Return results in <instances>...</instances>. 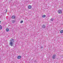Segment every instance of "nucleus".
<instances>
[{"label": "nucleus", "mask_w": 63, "mask_h": 63, "mask_svg": "<svg viewBox=\"0 0 63 63\" xmlns=\"http://www.w3.org/2000/svg\"><path fill=\"white\" fill-rule=\"evenodd\" d=\"M1 21H0V23H1Z\"/></svg>", "instance_id": "nucleus-18"}, {"label": "nucleus", "mask_w": 63, "mask_h": 63, "mask_svg": "<svg viewBox=\"0 0 63 63\" xmlns=\"http://www.w3.org/2000/svg\"><path fill=\"white\" fill-rule=\"evenodd\" d=\"M9 45L11 46H13V43L12 42H10L9 43Z\"/></svg>", "instance_id": "nucleus-3"}, {"label": "nucleus", "mask_w": 63, "mask_h": 63, "mask_svg": "<svg viewBox=\"0 0 63 63\" xmlns=\"http://www.w3.org/2000/svg\"><path fill=\"white\" fill-rule=\"evenodd\" d=\"M28 8L29 9H31V8H32V7L30 5L29 6Z\"/></svg>", "instance_id": "nucleus-8"}, {"label": "nucleus", "mask_w": 63, "mask_h": 63, "mask_svg": "<svg viewBox=\"0 0 63 63\" xmlns=\"http://www.w3.org/2000/svg\"><path fill=\"white\" fill-rule=\"evenodd\" d=\"M2 29V27L1 25H0V30Z\"/></svg>", "instance_id": "nucleus-12"}, {"label": "nucleus", "mask_w": 63, "mask_h": 63, "mask_svg": "<svg viewBox=\"0 0 63 63\" xmlns=\"http://www.w3.org/2000/svg\"><path fill=\"white\" fill-rule=\"evenodd\" d=\"M58 13H59V14H61L62 13V10H59L58 11Z\"/></svg>", "instance_id": "nucleus-4"}, {"label": "nucleus", "mask_w": 63, "mask_h": 63, "mask_svg": "<svg viewBox=\"0 0 63 63\" xmlns=\"http://www.w3.org/2000/svg\"><path fill=\"white\" fill-rule=\"evenodd\" d=\"M56 54H54L52 56V59H54L55 58V57H56Z\"/></svg>", "instance_id": "nucleus-1"}, {"label": "nucleus", "mask_w": 63, "mask_h": 63, "mask_svg": "<svg viewBox=\"0 0 63 63\" xmlns=\"http://www.w3.org/2000/svg\"><path fill=\"white\" fill-rule=\"evenodd\" d=\"M20 23H23V21L22 20L20 22Z\"/></svg>", "instance_id": "nucleus-14"}, {"label": "nucleus", "mask_w": 63, "mask_h": 63, "mask_svg": "<svg viewBox=\"0 0 63 63\" xmlns=\"http://www.w3.org/2000/svg\"><path fill=\"white\" fill-rule=\"evenodd\" d=\"M15 20H13L12 21V22L13 23H14V22H15Z\"/></svg>", "instance_id": "nucleus-15"}, {"label": "nucleus", "mask_w": 63, "mask_h": 63, "mask_svg": "<svg viewBox=\"0 0 63 63\" xmlns=\"http://www.w3.org/2000/svg\"><path fill=\"white\" fill-rule=\"evenodd\" d=\"M6 31L7 32H9V29L7 28L6 29Z\"/></svg>", "instance_id": "nucleus-9"}, {"label": "nucleus", "mask_w": 63, "mask_h": 63, "mask_svg": "<svg viewBox=\"0 0 63 63\" xmlns=\"http://www.w3.org/2000/svg\"><path fill=\"white\" fill-rule=\"evenodd\" d=\"M43 48V47L41 46V48Z\"/></svg>", "instance_id": "nucleus-17"}, {"label": "nucleus", "mask_w": 63, "mask_h": 63, "mask_svg": "<svg viewBox=\"0 0 63 63\" xmlns=\"http://www.w3.org/2000/svg\"><path fill=\"white\" fill-rule=\"evenodd\" d=\"M14 39H12L11 40H10L11 41L10 42H12V43H14V42H15V41H14Z\"/></svg>", "instance_id": "nucleus-2"}, {"label": "nucleus", "mask_w": 63, "mask_h": 63, "mask_svg": "<svg viewBox=\"0 0 63 63\" xmlns=\"http://www.w3.org/2000/svg\"><path fill=\"white\" fill-rule=\"evenodd\" d=\"M21 58V56H19L17 57L18 59H20Z\"/></svg>", "instance_id": "nucleus-6"}, {"label": "nucleus", "mask_w": 63, "mask_h": 63, "mask_svg": "<svg viewBox=\"0 0 63 63\" xmlns=\"http://www.w3.org/2000/svg\"><path fill=\"white\" fill-rule=\"evenodd\" d=\"M15 17H16V16H12L11 18H13V19H14L15 18Z\"/></svg>", "instance_id": "nucleus-7"}, {"label": "nucleus", "mask_w": 63, "mask_h": 63, "mask_svg": "<svg viewBox=\"0 0 63 63\" xmlns=\"http://www.w3.org/2000/svg\"><path fill=\"white\" fill-rule=\"evenodd\" d=\"M60 33H63V30H62L60 31Z\"/></svg>", "instance_id": "nucleus-11"}, {"label": "nucleus", "mask_w": 63, "mask_h": 63, "mask_svg": "<svg viewBox=\"0 0 63 63\" xmlns=\"http://www.w3.org/2000/svg\"><path fill=\"white\" fill-rule=\"evenodd\" d=\"M46 16V15H43L42 17H45Z\"/></svg>", "instance_id": "nucleus-10"}, {"label": "nucleus", "mask_w": 63, "mask_h": 63, "mask_svg": "<svg viewBox=\"0 0 63 63\" xmlns=\"http://www.w3.org/2000/svg\"><path fill=\"white\" fill-rule=\"evenodd\" d=\"M54 19L53 18H52L51 19V21H53V20H54Z\"/></svg>", "instance_id": "nucleus-13"}, {"label": "nucleus", "mask_w": 63, "mask_h": 63, "mask_svg": "<svg viewBox=\"0 0 63 63\" xmlns=\"http://www.w3.org/2000/svg\"><path fill=\"white\" fill-rule=\"evenodd\" d=\"M42 28H46V26L45 25H43L42 26Z\"/></svg>", "instance_id": "nucleus-5"}, {"label": "nucleus", "mask_w": 63, "mask_h": 63, "mask_svg": "<svg viewBox=\"0 0 63 63\" xmlns=\"http://www.w3.org/2000/svg\"><path fill=\"white\" fill-rule=\"evenodd\" d=\"M7 9H6V10H4V11H6V12H5V13H6V12H7Z\"/></svg>", "instance_id": "nucleus-16"}]
</instances>
